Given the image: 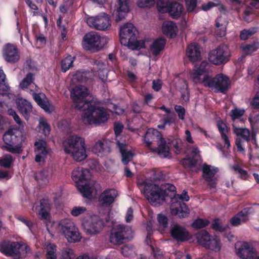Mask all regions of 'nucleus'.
I'll return each instance as SVG.
<instances>
[{"label":"nucleus","mask_w":259,"mask_h":259,"mask_svg":"<svg viewBox=\"0 0 259 259\" xmlns=\"http://www.w3.org/2000/svg\"><path fill=\"white\" fill-rule=\"evenodd\" d=\"M244 114V110L238 108H235L232 109L231 111V117L232 120L234 121L236 119H239Z\"/></svg>","instance_id":"obj_53"},{"label":"nucleus","mask_w":259,"mask_h":259,"mask_svg":"<svg viewBox=\"0 0 259 259\" xmlns=\"http://www.w3.org/2000/svg\"><path fill=\"white\" fill-rule=\"evenodd\" d=\"M233 131L237 137H241L244 141H248L249 140L250 132L248 129L234 127Z\"/></svg>","instance_id":"obj_38"},{"label":"nucleus","mask_w":259,"mask_h":259,"mask_svg":"<svg viewBox=\"0 0 259 259\" xmlns=\"http://www.w3.org/2000/svg\"><path fill=\"white\" fill-rule=\"evenodd\" d=\"M165 0H157V7L160 13L168 12L169 15L174 19H179L182 13L183 6L177 2H172L168 7L165 5Z\"/></svg>","instance_id":"obj_13"},{"label":"nucleus","mask_w":259,"mask_h":259,"mask_svg":"<svg viewBox=\"0 0 259 259\" xmlns=\"http://www.w3.org/2000/svg\"><path fill=\"white\" fill-rule=\"evenodd\" d=\"M209 223L208 220L198 218L192 223L191 226L193 228L199 229L207 226Z\"/></svg>","instance_id":"obj_47"},{"label":"nucleus","mask_w":259,"mask_h":259,"mask_svg":"<svg viewBox=\"0 0 259 259\" xmlns=\"http://www.w3.org/2000/svg\"><path fill=\"white\" fill-rule=\"evenodd\" d=\"M237 245H236L237 246ZM237 249V255L242 259H253L255 251L253 247L247 242H243Z\"/></svg>","instance_id":"obj_22"},{"label":"nucleus","mask_w":259,"mask_h":259,"mask_svg":"<svg viewBox=\"0 0 259 259\" xmlns=\"http://www.w3.org/2000/svg\"><path fill=\"white\" fill-rule=\"evenodd\" d=\"M170 234L177 242H184L190 238V233L186 228L178 224H175L171 227Z\"/></svg>","instance_id":"obj_18"},{"label":"nucleus","mask_w":259,"mask_h":259,"mask_svg":"<svg viewBox=\"0 0 259 259\" xmlns=\"http://www.w3.org/2000/svg\"><path fill=\"white\" fill-rule=\"evenodd\" d=\"M57 246L55 244L49 243L46 247V259H56L57 258Z\"/></svg>","instance_id":"obj_41"},{"label":"nucleus","mask_w":259,"mask_h":259,"mask_svg":"<svg viewBox=\"0 0 259 259\" xmlns=\"http://www.w3.org/2000/svg\"><path fill=\"white\" fill-rule=\"evenodd\" d=\"M40 209L39 215L41 220H46L50 215L51 209L50 201L48 198H43L40 200Z\"/></svg>","instance_id":"obj_32"},{"label":"nucleus","mask_w":259,"mask_h":259,"mask_svg":"<svg viewBox=\"0 0 259 259\" xmlns=\"http://www.w3.org/2000/svg\"><path fill=\"white\" fill-rule=\"evenodd\" d=\"M202 81L205 87L214 90L215 93L226 94L230 85L229 77L222 73L218 74L214 77L205 74Z\"/></svg>","instance_id":"obj_6"},{"label":"nucleus","mask_w":259,"mask_h":259,"mask_svg":"<svg viewBox=\"0 0 259 259\" xmlns=\"http://www.w3.org/2000/svg\"><path fill=\"white\" fill-rule=\"evenodd\" d=\"M256 32L257 28L255 27H251L248 30L243 29L240 32V38L242 40H245L254 34Z\"/></svg>","instance_id":"obj_46"},{"label":"nucleus","mask_w":259,"mask_h":259,"mask_svg":"<svg viewBox=\"0 0 259 259\" xmlns=\"http://www.w3.org/2000/svg\"><path fill=\"white\" fill-rule=\"evenodd\" d=\"M219 221V219H214L211 225V228L216 231L222 232L225 230V228L222 227Z\"/></svg>","instance_id":"obj_62"},{"label":"nucleus","mask_w":259,"mask_h":259,"mask_svg":"<svg viewBox=\"0 0 259 259\" xmlns=\"http://www.w3.org/2000/svg\"><path fill=\"white\" fill-rule=\"evenodd\" d=\"M232 168L240 175V177L243 180H246L248 177V173L246 170L242 169L238 164H234Z\"/></svg>","instance_id":"obj_49"},{"label":"nucleus","mask_w":259,"mask_h":259,"mask_svg":"<svg viewBox=\"0 0 259 259\" xmlns=\"http://www.w3.org/2000/svg\"><path fill=\"white\" fill-rule=\"evenodd\" d=\"M186 54L189 60L195 62L201 59L200 46L197 44H191L186 48Z\"/></svg>","instance_id":"obj_27"},{"label":"nucleus","mask_w":259,"mask_h":259,"mask_svg":"<svg viewBox=\"0 0 259 259\" xmlns=\"http://www.w3.org/2000/svg\"><path fill=\"white\" fill-rule=\"evenodd\" d=\"M119 38L121 45L132 46L136 50L145 48V41L137 40V30L132 23H126L121 27Z\"/></svg>","instance_id":"obj_4"},{"label":"nucleus","mask_w":259,"mask_h":259,"mask_svg":"<svg viewBox=\"0 0 259 259\" xmlns=\"http://www.w3.org/2000/svg\"><path fill=\"white\" fill-rule=\"evenodd\" d=\"M195 157L192 156V157H188L184 159L183 164L187 165L189 167H195L197 163V161Z\"/></svg>","instance_id":"obj_59"},{"label":"nucleus","mask_w":259,"mask_h":259,"mask_svg":"<svg viewBox=\"0 0 259 259\" xmlns=\"http://www.w3.org/2000/svg\"><path fill=\"white\" fill-rule=\"evenodd\" d=\"M177 118V115L175 112H171L167 114L166 116L163 118V120L165 124H167L168 125H170L171 124L176 123Z\"/></svg>","instance_id":"obj_50"},{"label":"nucleus","mask_w":259,"mask_h":259,"mask_svg":"<svg viewBox=\"0 0 259 259\" xmlns=\"http://www.w3.org/2000/svg\"><path fill=\"white\" fill-rule=\"evenodd\" d=\"M232 168L240 175V177L243 180H246L248 177V173L246 170L242 169L238 164H234Z\"/></svg>","instance_id":"obj_48"},{"label":"nucleus","mask_w":259,"mask_h":259,"mask_svg":"<svg viewBox=\"0 0 259 259\" xmlns=\"http://www.w3.org/2000/svg\"><path fill=\"white\" fill-rule=\"evenodd\" d=\"M89 95L88 89L87 87L81 85H76L71 91V98L75 104V107L80 110L84 111L83 106L87 103L93 101H87L85 98Z\"/></svg>","instance_id":"obj_10"},{"label":"nucleus","mask_w":259,"mask_h":259,"mask_svg":"<svg viewBox=\"0 0 259 259\" xmlns=\"http://www.w3.org/2000/svg\"><path fill=\"white\" fill-rule=\"evenodd\" d=\"M93 152L98 156H103L111 151V142L106 140H99L92 148Z\"/></svg>","instance_id":"obj_20"},{"label":"nucleus","mask_w":259,"mask_h":259,"mask_svg":"<svg viewBox=\"0 0 259 259\" xmlns=\"http://www.w3.org/2000/svg\"><path fill=\"white\" fill-rule=\"evenodd\" d=\"M21 246L19 242L4 240L0 242V251L7 256H15L20 258Z\"/></svg>","instance_id":"obj_14"},{"label":"nucleus","mask_w":259,"mask_h":259,"mask_svg":"<svg viewBox=\"0 0 259 259\" xmlns=\"http://www.w3.org/2000/svg\"><path fill=\"white\" fill-rule=\"evenodd\" d=\"M187 10L189 12H192L196 8L197 0H185Z\"/></svg>","instance_id":"obj_63"},{"label":"nucleus","mask_w":259,"mask_h":259,"mask_svg":"<svg viewBox=\"0 0 259 259\" xmlns=\"http://www.w3.org/2000/svg\"><path fill=\"white\" fill-rule=\"evenodd\" d=\"M34 152L36 154L35 161L37 163L44 162L47 155L49 153V149L47 148V142L42 139L34 143Z\"/></svg>","instance_id":"obj_19"},{"label":"nucleus","mask_w":259,"mask_h":259,"mask_svg":"<svg viewBox=\"0 0 259 259\" xmlns=\"http://www.w3.org/2000/svg\"><path fill=\"white\" fill-rule=\"evenodd\" d=\"M217 172L215 169L210 168L209 165L204 164L202 168V176L205 181L208 182V187L212 189L215 188L217 185V179L214 176Z\"/></svg>","instance_id":"obj_24"},{"label":"nucleus","mask_w":259,"mask_h":259,"mask_svg":"<svg viewBox=\"0 0 259 259\" xmlns=\"http://www.w3.org/2000/svg\"><path fill=\"white\" fill-rule=\"evenodd\" d=\"M143 184V193L148 197L149 200L158 203H160V201L165 200L166 192L163 191V189L151 183L144 182Z\"/></svg>","instance_id":"obj_11"},{"label":"nucleus","mask_w":259,"mask_h":259,"mask_svg":"<svg viewBox=\"0 0 259 259\" xmlns=\"http://www.w3.org/2000/svg\"><path fill=\"white\" fill-rule=\"evenodd\" d=\"M220 242V240L218 237L211 236L205 247L215 252H218L221 249Z\"/></svg>","instance_id":"obj_36"},{"label":"nucleus","mask_w":259,"mask_h":259,"mask_svg":"<svg viewBox=\"0 0 259 259\" xmlns=\"http://www.w3.org/2000/svg\"><path fill=\"white\" fill-rule=\"evenodd\" d=\"M117 195V192L114 189L104 190L99 197V203L102 206L108 207L113 203Z\"/></svg>","instance_id":"obj_21"},{"label":"nucleus","mask_w":259,"mask_h":259,"mask_svg":"<svg viewBox=\"0 0 259 259\" xmlns=\"http://www.w3.org/2000/svg\"><path fill=\"white\" fill-rule=\"evenodd\" d=\"M101 37L95 32H90L83 37V47L87 50L97 51L101 49Z\"/></svg>","instance_id":"obj_15"},{"label":"nucleus","mask_w":259,"mask_h":259,"mask_svg":"<svg viewBox=\"0 0 259 259\" xmlns=\"http://www.w3.org/2000/svg\"><path fill=\"white\" fill-rule=\"evenodd\" d=\"M62 233L70 243H75L80 241L81 236L78 229L74 223L69 219H65L59 223Z\"/></svg>","instance_id":"obj_8"},{"label":"nucleus","mask_w":259,"mask_h":259,"mask_svg":"<svg viewBox=\"0 0 259 259\" xmlns=\"http://www.w3.org/2000/svg\"><path fill=\"white\" fill-rule=\"evenodd\" d=\"M87 211V208L83 206H75L71 210V213L74 217H77L84 213Z\"/></svg>","instance_id":"obj_58"},{"label":"nucleus","mask_w":259,"mask_h":259,"mask_svg":"<svg viewBox=\"0 0 259 259\" xmlns=\"http://www.w3.org/2000/svg\"><path fill=\"white\" fill-rule=\"evenodd\" d=\"M132 230L130 227L123 225H118L113 230L110 236V241L112 243L120 245L124 240L129 239L132 237Z\"/></svg>","instance_id":"obj_12"},{"label":"nucleus","mask_w":259,"mask_h":259,"mask_svg":"<svg viewBox=\"0 0 259 259\" xmlns=\"http://www.w3.org/2000/svg\"><path fill=\"white\" fill-rule=\"evenodd\" d=\"M90 170L81 167H77L72 172V178L73 181L78 184L84 183L87 182Z\"/></svg>","instance_id":"obj_26"},{"label":"nucleus","mask_w":259,"mask_h":259,"mask_svg":"<svg viewBox=\"0 0 259 259\" xmlns=\"http://www.w3.org/2000/svg\"><path fill=\"white\" fill-rule=\"evenodd\" d=\"M211 236L206 231H202L197 235V238L199 243L205 247Z\"/></svg>","instance_id":"obj_45"},{"label":"nucleus","mask_w":259,"mask_h":259,"mask_svg":"<svg viewBox=\"0 0 259 259\" xmlns=\"http://www.w3.org/2000/svg\"><path fill=\"white\" fill-rule=\"evenodd\" d=\"M157 221L159 225L163 228H165L167 227L168 219L164 214H159L157 216Z\"/></svg>","instance_id":"obj_61"},{"label":"nucleus","mask_w":259,"mask_h":259,"mask_svg":"<svg viewBox=\"0 0 259 259\" xmlns=\"http://www.w3.org/2000/svg\"><path fill=\"white\" fill-rule=\"evenodd\" d=\"M230 57L231 52L229 46L222 44L210 51L208 60L211 63L219 66L227 63L230 60Z\"/></svg>","instance_id":"obj_7"},{"label":"nucleus","mask_w":259,"mask_h":259,"mask_svg":"<svg viewBox=\"0 0 259 259\" xmlns=\"http://www.w3.org/2000/svg\"><path fill=\"white\" fill-rule=\"evenodd\" d=\"M144 143L149 147L153 142H157L158 147L152 148L151 150L156 152L161 158L167 157L169 154V149L166 145V141L162 137V135L157 130L148 128L143 137Z\"/></svg>","instance_id":"obj_2"},{"label":"nucleus","mask_w":259,"mask_h":259,"mask_svg":"<svg viewBox=\"0 0 259 259\" xmlns=\"http://www.w3.org/2000/svg\"><path fill=\"white\" fill-rule=\"evenodd\" d=\"M16 104L19 112L28 120L32 111L31 104L25 99L20 98L16 100Z\"/></svg>","instance_id":"obj_25"},{"label":"nucleus","mask_w":259,"mask_h":259,"mask_svg":"<svg viewBox=\"0 0 259 259\" xmlns=\"http://www.w3.org/2000/svg\"><path fill=\"white\" fill-rule=\"evenodd\" d=\"M62 256L63 259H73L75 255L72 249L65 248L62 250Z\"/></svg>","instance_id":"obj_57"},{"label":"nucleus","mask_w":259,"mask_h":259,"mask_svg":"<svg viewBox=\"0 0 259 259\" xmlns=\"http://www.w3.org/2000/svg\"><path fill=\"white\" fill-rule=\"evenodd\" d=\"M174 109L176 113L178 114L179 118L182 120L185 119L186 110L185 108L181 105H175Z\"/></svg>","instance_id":"obj_56"},{"label":"nucleus","mask_w":259,"mask_h":259,"mask_svg":"<svg viewBox=\"0 0 259 259\" xmlns=\"http://www.w3.org/2000/svg\"><path fill=\"white\" fill-rule=\"evenodd\" d=\"M3 56L5 60L11 64L16 63L20 59V55L17 46L9 43L5 46Z\"/></svg>","instance_id":"obj_17"},{"label":"nucleus","mask_w":259,"mask_h":259,"mask_svg":"<svg viewBox=\"0 0 259 259\" xmlns=\"http://www.w3.org/2000/svg\"><path fill=\"white\" fill-rule=\"evenodd\" d=\"M209 69V63L205 61H202L199 66L193 70V77L194 78H198L199 76L208 72Z\"/></svg>","instance_id":"obj_35"},{"label":"nucleus","mask_w":259,"mask_h":259,"mask_svg":"<svg viewBox=\"0 0 259 259\" xmlns=\"http://www.w3.org/2000/svg\"><path fill=\"white\" fill-rule=\"evenodd\" d=\"M178 198L182 201H188L189 196L188 195V192L184 190L181 195L176 194L174 198H171V201L172 202L170 206L171 213L173 214L178 215L180 218H185L189 214L188 207L185 203L178 201Z\"/></svg>","instance_id":"obj_9"},{"label":"nucleus","mask_w":259,"mask_h":259,"mask_svg":"<svg viewBox=\"0 0 259 259\" xmlns=\"http://www.w3.org/2000/svg\"><path fill=\"white\" fill-rule=\"evenodd\" d=\"M121 154L122 156V162L124 165H127L134 155V153L132 151H127V150Z\"/></svg>","instance_id":"obj_52"},{"label":"nucleus","mask_w":259,"mask_h":259,"mask_svg":"<svg viewBox=\"0 0 259 259\" xmlns=\"http://www.w3.org/2000/svg\"><path fill=\"white\" fill-rule=\"evenodd\" d=\"M73 78L78 82L84 81L87 79V73L84 72L77 71L73 76Z\"/></svg>","instance_id":"obj_60"},{"label":"nucleus","mask_w":259,"mask_h":259,"mask_svg":"<svg viewBox=\"0 0 259 259\" xmlns=\"http://www.w3.org/2000/svg\"><path fill=\"white\" fill-rule=\"evenodd\" d=\"M34 75L32 73H28L20 83L22 89H27L34 81Z\"/></svg>","instance_id":"obj_42"},{"label":"nucleus","mask_w":259,"mask_h":259,"mask_svg":"<svg viewBox=\"0 0 259 259\" xmlns=\"http://www.w3.org/2000/svg\"><path fill=\"white\" fill-rule=\"evenodd\" d=\"M75 57H72L71 55H68L61 60V70L63 72H66L70 68L73 66V63L75 59Z\"/></svg>","instance_id":"obj_34"},{"label":"nucleus","mask_w":259,"mask_h":259,"mask_svg":"<svg viewBox=\"0 0 259 259\" xmlns=\"http://www.w3.org/2000/svg\"><path fill=\"white\" fill-rule=\"evenodd\" d=\"M64 151L71 154L76 161L80 162L87 157L84 140L76 135L69 137L64 143Z\"/></svg>","instance_id":"obj_3"},{"label":"nucleus","mask_w":259,"mask_h":259,"mask_svg":"<svg viewBox=\"0 0 259 259\" xmlns=\"http://www.w3.org/2000/svg\"><path fill=\"white\" fill-rule=\"evenodd\" d=\"M251 105L254 109H259V92H257L253 98Z\"/></svg>","instance_id":"obj_64"},{"label":"nucleus","mask_w":259,"mask_h":259,"mask_svg":"<svg viewBox=\"0 0 259 259\" xmlns=\"http://www.w3.org/2000/svg\"><path fill=\"white\" fill-rule=\"evenodd\" d=\"M3 139L6 145L5 149L7 151L13 154H20L22 152L23 137L22 132L18 129H8L4 134Z\"/></svg>","instance_id":"obj_5"},{"label":"nucleus","mask_w":259,"mask_h":259,"mask_svg":"<svg viewBox=\"0 0 259 259\" xmlns=\"http://www.w3.org/2000/svg\"><path fill=\"white\" fill-rule=\"evenodd\" d=\"M217 126L221 138L224 142L225 146H226L227 149H229L231 147V144L228 137L229 130L227 126L222 120H219L217 123Z\"/></svg>","instance_id":"obj_31"},{"label":"nucleus","mask_w":259,"mask_h":259,"mask_svg":"<svg viewBox=\"0 0 259 259\" xmlns=\"http://www.w3.org/2000/svg\"><path fill=\"white\" fill-rule=\"evenodd\" d=\"M155 4V0H139L137 5L141 8H150Z\"/></svg>","instance_id":"obj_54"},{"label":"nucleus","mask_w":259,"mask_h":259,"mask_svg":"<svg viewBox=\"0 0 259 259\" xmlns=\"http://www.w3.org/2000/svg\"><path fill=\"white\" fill-rule=\"evenodd\" d=\"M84 183L78 184L77 187L84 197L89 198L92 196L91 188L87 182Z\"/></svg>","instance_id":"obj_37"},{"label":"nucleus","mask_w":259,"mask_h":259,"mask_svg":"<svg viewBox=\"0 0 259 259\" xmlns=\"http://www.w3.org/2000/svg\"><path fill=\"white\" fill-rule=\"evenodd\" d=\"M118 7L113 13V16L116 22H119L125 18L130 11L127 0H117Z\"/></svg>","instance_id":"obj_23"},{"label":"nucleus","mask_w":259,"mask_h":259,"mask_svg":"<svg viewBox=\"0 0 259 259\" xmlns=\"http://www.w3.org/2000/svg\"><path fill=\"white\" fill-rule=\"evenodd\" d=\"M49 171L47 169H44L36 173L35 175V180L40 183L39 181L42 182L41 184H46L49 181Z\"/></svg>","instance_id":"obj_39"},{"label":"nucleus","mask_w":259,"mask_h":259,"mask_svg":"<svg viewBox=\"0 0 259 259\" xmlns=\"http://www.w3.org/2000/svg\"><path fill=\"white\" fill-rule=\"evenodd\" d=\"M242 49L246 55H251L259 49V42L258 41H253L252 43L243 46Z\"/></svg>","instance_id":"obj_40"},{"label":"nucleus","mask_w":259,"mask_h":259,"mask_svg":"<svg viewBox=\"0 0 259 259\" xmlns=\"http://www.w3.org/2000/svg\"><path fill=\"white\" fill-rule=\"evenodd\" d=\"M38 128L39 132H41L45 136L49 135L51 126L46 119H41L39 121Z\"/></svg>","instance_id":"obj_44"},{"label":"nucleus","mask_w":259,"mask_h":259,"mask_svg":"<svg viewBox=\"0 0 259 259\" xmlns=\"http://www.w3.org/2000/svg\"><path fill=\"white\" fill-rule=\"evenodd\" d=\"M164 189L163 191H165V196L169 197L171 200V198H174L176 194V188L171 184L166 183L163 186Z\"/></svg>","instance_id":"obj_43"},{"label":"nucleus","mask_w":259,"mask_h":259,"mask_svg":"<svg viewBox=\"0 0 259 259\" xmlns=\"http://www.w3.org/2000/svg\"><path fill=\"white\" fill-rule=\"evenodd\" d=\"M166 39L163 37L156 38L150 47V50L153 56L158 55L165 46Z\"/></svg>","instance_id":"obj_30"},{"label":"nucleus","mask_w":259,"mask_h":259,"mask_svg":"<svg viewBox=\"0 0 259 259\" xmlns=\"http://www.w3.org/2000/svg\"><path fill=\"white\" fill-rule=\"evenodd\" d=\"M6 75L4 71L0 69V90L7 91L9 89L8 84L6 82Z\"/></svg>","instance_id":"obj_51"},{"label":"nucleus","mask_w":259,"mask_h":259,"mask_svg":"<svg viewBox=\"0 0 259 259\" xmlns=\"http://www.w3.org/2000/svg\"><path fill=\"white\" fill-rule=\"evenodd\" d=\"M87 24L91 27L97 30H104L111 26V20L108 15L103 13L101 15L89 18Z\"/></svg>","instance_id":"obj_16"},{"label":"nucleus","mask_w":259,"mask_h":259,"mask_svg":"<svg viewBox=\"0 0 259 259\" xmlns=\"http://www.w3.org/2000/svg\"><path fill=\"white\" fill-rule=\"evenodd\" d=\"M83 107L84 111L82 117L85 123L97 125L105 123L109 117L106 109L96 105L94 101L85 103Z\"/></svg>","instance_id":"obj_1"},{"label":"nucleus","mask_w":259,"mask_h":259,"mask_svg":"<svg viewBox=\"0 0 259 259\" xmlns=\"http://www.w3.org/2000/svg\"><path fill=\"white\" fill-rule=\"evenodd\" d=\"M8 95L6 93H0V112H3L8 108L6 100L8 98Z\"/></svg>","instance_id":"obj_55"},{"label":"nucleus","mask_w":259,"mask_h":259,"mask_svg":"<svg viewBox=\"0 0 259 259\" xmlns=\"http://www.w3.org/2000/svg\"><path fill=\"white\" fill-rule=\"evenodd\" d=\"M103 221L99 218H96L92 220L89 228L87 229V232L91 234H96L99 233L103 228Z\"/></svg>","instance_id":"obj_33"},{"label":"nucleus","mask_w":259,"mask_h":259,"mask_svg":"<svg viewBox=\"0 0 259 259\" xmlns=\"http://www.w3.org/2000/svg\"><path fill=\"white\" fill-rule=\"evenodd\" d=\"M248 214L249 208H244L231 219V224L233 226H238L240 225L241 223L245 222L248 219Z\"/></svg>","instance_id":"obj_29"},{"label":"nucleus","mask_w":259,"mask_h":259,"mask_svg":"<svg viewBox=\"0 0 259 259\" xmlns=\"http://www.w3.org/2000/svg\"><path fill=\"white\" fill-rule=\"evenodd\" d=\"M178 30L177 26L172 21H165L162 24V31L163 33L170 38L176 37Z\"/></svg>","instance_id":"obj_28"}]
</instances>
